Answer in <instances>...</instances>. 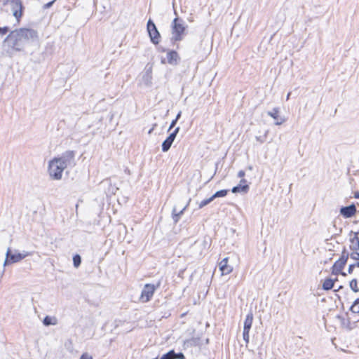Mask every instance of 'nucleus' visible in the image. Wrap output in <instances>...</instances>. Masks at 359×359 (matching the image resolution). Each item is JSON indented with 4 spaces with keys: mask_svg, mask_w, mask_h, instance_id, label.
<instances>
[{
    "mask_svg": "<svg viewBox=\"0 0 359 359\" xmlns=\"http://www.w3.org/2000/svg\"><path fill=\"white\" fill-rule=\"evenodd\" d=\"M249 187L246 184V180L245 179H242L240 181V184L238 186L234 187L231 191L234 194L238 192H247L248 191Z\"/></svg>",
    "mask_w": 359,
    "mask_h": 359,
    "instance_id": "nucleus-15",
    "label": "nucleus"
},
{
    "mask_svg": "<svg viewBox=\"0 0 359 359\" xmlns=\"http://www.w3.org/2000/svg\"><path fill=\"white\" fill-rule=\"evenodd\" d=\"M8 32V28L5 27H0V33L3 34H6L7 32Z\"/></svg>",
    "mask_w": 359,
    "mask_h": 359,
    "instance_id": "nucleus-29",
    "label": "nucleus"
},
{
    "mask_svg": "<svg viewBox=\"0 0 359 359\" xmlns=\"http://www.w3.org/2000/svg\"><path fill=\"white\" fill-rule=\"evenodd\" d=\"M355 265V266L359 267V262H357Z\"/></svg>",
    "mask_w": 359,
    "mask_h": 359,
    "instance_id": "nucleus-37",
    "label": "nucleus"
},
{
    "mask_svg": "<svg viewBox=\"0 0 359 359\" xmlns=\"http://www.w3.org/2000/svg\"><path fill=\"white\" fill-rule=\"evenodd\" d=\"M37 38V32L32 29H19L11 32L5 39L4 43L12 50L20 51L25 43Z\"/></svg>",
    "mask_w": 359,
    "mask_h": 359,
    "instance_id": "nucleus-1",
    "label": "nucleus"
},
{
    "mask_svg": "<svg viewBox=\"0 0 359 359\" xmlns=\"http://www.w3.org/2000/svg\"><path fill=\"white\" fill-rule=\"evenodd\" d=\"M227 193H228L227 190H225V189L220 190V191H217L215 194H213L212 196V198L214 200L216 198L224 197L227 194Z\"/></svg>",
    "mask_w": 359,
    "mask_h": 359,
    "instance_id": "nucleus-21",
    "label": "nucleus"
},
{
    "mask_svg": "<svg viewBox=\"0 0 359 359\" xmlns=\"http://www.w3.org/2000/svg\"><path fill=\"white\" fill-rule=\"evenodd\" d=\"M267 114L275 120V124L277 126H280L285 121V118L279 115L278 108H273L271 111H269Z\"/></svg>",
    "mask_w": 359,
    "mask_h": 359,
    "instance_id": "nucleus-12",
    "label": "nucleus"
},
{
    "mask_svg": "<svg viewBox=\"0 0 359 359\" xmlns=\"http://www.w3.org/2000/svg\"><path fill=\"white\" fill-rule=\"evenodd\" d=\"M147 30L149 34L151 41L154 44H158L159 43L160 34L155 25V24L149 20L147 22Z\"/></svg>",
    "mask_w": 359,
    "mask_h": 359,
    "instance_id": "nucleus-7",
    "label": "nucleus"
},
{
    "mask_svg": "<svg viewBox=\"0 0 359 359\" xmlns=\"http://www.w3.org/2000/svg\"><path fill=\"white\" fill-rule=\"evenodd\" d=\"M179 130L180 128H176L175 130L172 133H170V135L163 142L162 151L163 152H166L170 149L172 144L173 143Z\"/></svg>",
    "mask_w": 359,
    "mask_h": 359,
    "instance_id": "nucleus-10",
    "label": "nucleus"
},
{
    "mask_svg": "<svg viewBox=\"0 0 359 359\" xmlns=\"http://www.w3.org/2000/svg\"><path fill=\"white\" fill-rule=\"evenodd\" d=\"M351 257L355 260H359V251H353L351 254Z\"/></svg>",
    "mask_w": 359,
    "mask_h": 359,
    "instance_id": "nucleus-27",
    "label": "nucleus"
},
{
    "mask_svg": "<svg viewBox=\"0 0 359 359\" xmlns=\"http://www.w3.org/2000/svg\"><path fill=\"white\" fill-rule=\"evenodd\" d=\"M228 261V257H225L218 264L222 276L229 274L233 271V266L229 265Z\"/></svg>",
    "mask_w": 359,
    "mask_h": 359,
    "instance_id": "nucleus-11",
    "label": "nucleus"
},
{
    "mask_svg": "<svg viewBox=\"0 0 359 359\" xmlns=\"http://www.w3.org/2000/svg\"><path fill=\"white\" fill-rule=\"evenodd\" d=\"M348 257V253L344 250L342 252L341 257L334 263L333 266V272L339 273L345 266Z\"/></svg>",
    "mask_w": 359,
    "mask_h": 359,
    "instance_id": "nucleus-9",
    "label": "nucleus"
},
{
    "mask_svg": "<svg viewBox=\"0 0 359 359\" xmlns=\"http://www.w3.org/2000/svg\"><path fill=\"white\" fill-rule=\"evenodd\" d=\"M7 5L10 7L13 15L19 21V19L22 17L23 11L21 0H7Z\"/></svg>",
    "mask_w": 359,
    "mask_h": 359,
    "instance_id": "nucleus-5",
    "label": "nucleus"
},
{
    "mask_svg": "<svg viewBox=\"0 0 359 359\" xmlns=\"http://www.w3.org/2000/svg\"><path fill=\"white\" fill-rule=\"evenodd\" d=\"M290 94H291V93H289L287 95V97H286V99H287V100H289L290 96Z\"/></svg>",
    "mask_w": 359,
    "mask_h": 359,
    "instance_id": "nucleus-35",
    "label": "nucleus"
},
{
    "mask_svg": "<svg viewBox=\"0 0 359 359\" xmlns=\"http://www.w3.org/2000/svg\"><path fill=\"white\" fill-rule=\"evenodd\" d=\"M190 201H191V199H189L187 204L184 206V208L179 212H177L176 208H173L172 215H173V219H174L175 222H177L179 221L180 217L183 214L184 211L187 209Z\"/></svg>",
    "mask_w": 359,
    "mask_h": 359,
    "instance_id": "nucleus-17",
    "label": "nucleus"
},
{
    "mask_svg": "<svg viewBox=\"0 0 359 359\" xmlns=\"http://www.w3.org/2000/svg\"><path fill=\"white\" fill-rule=\"evenodd\" d=\"M356 211L355 207L354 205H351L347 207H344L341 209L340 212L345 217H352Z\"/></svg>",
    "mask_w": 359,
    "mask_h": 359,
    "instance_id": "nucleus-16",
    "label": "nucleus"
},
{
    "mask_svg": "<svg viewBox=\"0 0 359 359\" xmlns=\"http://www.w3.org/2000/svg\"><path fill=\"white\" fill-rule=\"evenodd\" d=\"M253 322V315L252 313H249L244 321L243 331V338L245 342L246 343V347L248 346V344L250 341V330L252 327Z\"/></svg>",
    "mask_w": 359,
    "mask_h": 359,
    "instance_id": "nucleus-6",
    "label": "nucleus"
},
{
    "mask_svg": "<svg viewBox=\"0 0 359 359\" xmlns=\"http://www.w3.org/2000/svg\"><path fill=\"white\" fill-rule=\"evenodd\" d=\"M73 158L74 154L70 151L50 160L48 163V174L50 178L53 180H60L64 170L71 164Z\"/></svg>",
    "mask_w": 359,
    "mask_h": 359,
    "instance_id": "nucleus-2",
    "label": "nucleus"
},
{
    "mask_svg": "<svg viewBox=\"0 0 359 359\" xmlns=\"http://www.w3.org/2000/svg\"><path fill=\"white\" fill-rule=\"evenodd\" d=\"M351 311L355 313H359V298L357 299L354 304L351 306Z\"/></svg>",
    "mask_w": 359,
    "mask_h": 359,
    "instance_id": "nucleus-22",
    "label": "nucleus"
},
{
    "mask_svg": "<svg viewBox=\"0 0 359 359\" xmlns=\"http://www.w3.org/2000/svg\"><path fill=\"white\" fill-rule=\"evenodd\" d=\"M181 114H182V112H181V111H180V112L177 114V116H176V118L172 121V123H170V127H169V130H171V129H172V128L175 126V124H176V123H177V120H178V119L180 118V116H181Z\"/></svg>",
    "mask_w": 359,
    "mask_h": 359,
    "instance_id": "nucleus-26",
    "label": "nucleus"
},
{
    "mask_svg": "<svg viewBox=\"0 0 359 359\" xmlns=\"http://www.w3.org/2000/svg\"><path fill=\"white\" fill-rule=\"evenodd\" d=\"M73 262H74V266L76 268L79 267V266L81 264V257L79 255H75L73 257Z\"/></svg>",
    "mask_w": 359,
    "mask_h": 359,
    "instance_id": "nucleus-24",
    "label": "nucleus"
},
{
    "mask_svg": "<svg viewBox=\"0 0 359 359\" xmlns=\"http://www.w3.org/2000/svg\"><path fill=\"white\" fill-rule=\"evenodd\" d=\"M156 287L152 284H146L142 291L140 299L143 302H147L153 296Z\"/></svg>",
    "mask_w": 359,
    "mask_h": 359,
    "instance_id": "nucleus-8",
    "label": "nucleus"
},
{
    "mask_svg": "<svg viewBox=\"0 0 359 359\" xmlns=\"http://www.w3.org/2000/svg\"><path fill=\"white\" fill-rule=\"evenodd\" d=\"M354 197H355V198H359V192H358V191H357V192H355V194H354Z\"/></svg>",
    "mask_w": 359,
    "mask_h": 359,
    "instance_id": "nucleus-34",
    "label": "nucleus"
},
{
    "mask_svg": "<svg viewBox=\"0 0 359 359\" xmlns=\"http://www.w3.org/2000/svg\"><path fill=\"white\" fill-rule=\"evenodd\" d=\"M248 170H252V166H250H250H248Z\"/></svg>",
    "mask_w": 359,
    "mask_h": 359,
    "instance_id": "nucleus-36",
    "label": "nucleus"
},
{
    "mask_svg": "<svg viewBox=\"0 0 359 359\" xmlns=\"http://www.w3.org/2000/svg\"><path fill=\"white\" fill-rule=\"evenodd\" d=\"M355 266V264H351V265H350V266H349V267H348V272L349 273H351Z\"/></svg>",
    "mask_w": 359,
    "mask_h": 359,
    "instance_id": "nucleus-31",
    "label": "nucleus"
},
{
    "mask_svg": "<svg viewBox=\"0 0 359 359\" xmlns=\"http://www.w3.org/2000/svg\"><path fill=\"white\" fill-rule=\"evenodd\" d=\"M31 255V252L23 250L19 252L17 250H13L11 248H8L6 252V257L3 263L5 268L8 266L21 262L22 259Z\"/></svg>",
    "mask_w": 359,
    "mask_h": 359,
    "instance_id": "nucleus-3",
    "label": "nucleus"
},
{
    "mask_svg": "<svg viewBox=\"0 0 359 359\" xmlns=\"http://www.w3.org/2000/svg\"><path fill=\"white\" fill-rule=\"evenodd\" d=\"M213 201L212 196L209 198H207L205 200H203L202 201H201L199 203H198V206H199V208H203L204 206L207 205L208 204H209L210 202H212Z\"/></svg>",
    "mask_w": 359,
    "mask_h": 359,
    "instance_id": "nucleus-23",
    "label": "nucleus"
},
{
    "mask_svg": "<svg viewBox=\"0 0 359 359\" xmlns=\"http://www.w3.org/2000/svg\"><path fill=\"white\" fill-rule=\"evenodd\" d=\"M333 287H334V281L332 279L325 280L323 284V289L326 290H330Z\"/></svg>",
    "mask_w": 359,
    "mask_h": 359,
    "instance_id": "nucleus-20",
    "label": "nucleus"
},
{
    "mask_svg": "<svg viewBox=\"0 0 359 359\" xmlns=\"http://www.w3.org/2000/svg\"><path fill=\"white\" fill-rule=\"evenodd\" d=\"M55 1V0H53V1H50V2H49V3H48V4H46L44 6V8H50V7L53 5V4L54 3V1Z\"/></svg>",
    "mask_w": 359,
    "mask_h": 359,
    "instance_id": "nucleus-32",
    "label": "nucleus"
},
{
    "mask_svg": "<svg viewBox=\"0 0 359 359\" xmlns=\"http://www.w3.org/2000/svg\"><path fill=\"white\" fill-rule=\"evenodd\" d=\"M43 323L46 326L56 325L58 323V320L55 316H47L44 318Z\"/></svg>",
    "mask_w": 359,
    "mask_h": 359,
    "instance_id": "nucleus-18",
    "label": "nucleus"
},
{
    "mask_svg": "<svg viewBox=\"0 0 359 359\" xmlns=\"http://www.w3.org/2000/svg\"><path fill=\"white\" fill-rule=\"evenodd\" d=\"M167 62L170 65H176L179 60V55L175 50H168L167 52Z\"/></svg>",
    "mask_w": 359,
    "mask_h": 359,
    "instance_id": "nucleus-14",
    "label": "nucleus"
},
{
    "mask_svg": "<svg viewBox=\"0 0 359 359\" xmlns=\"http://www.w3.org/2000/svg\"><path fill=\"white\" fill-rule=\"evenodd\" d=\"M79 359H93V356L88 353H83Z\"/></svg>",
    "mask_w": 359,
    "mask_h": 359,
    "instance_id": "nucleus-28",
    "label": "nucleus"
},
{
    "mask_svg": "<svg viewBox=\"0 0 359 359\" xmlns=\"http://www.w3.org/2000/svg\"><path fill=\"white\" fill-rule=\"evenodd\" d=\"M349 286L353 292H357L358 291L357 280L355 279H353L350 282Z\"/></svg>",
    "mask_w": 359,
    "mask_h": 359,
    "instance_id": "nucleus-25",
    "label": "nucleus"
},
{
    "mask_svg": "<svg viewBox=\"0 0 359 359\" xmlns=\"http://www.w3.org/2000/svg\"><path fill=\"white\" fill-rule=\"evenodd\" d=\"M152 81V74H151V68L149 67L147 69L140 81V85H143L144 86H149L151 84Z\"/></svg>",
    "mask_w": 359,
    "mask_h": 359,
    "instance_id": "nucleus-13",
    "label": "nucleus"
},
{
    "mask_svg": "<svg viewBox=\"0 0 359 359\" xmlns=\"http://www.w3.org/2000/svg\"><path fill=\"white\" fill-rule=\"evenodd\" d=\"M350 249L352 251H359V238L357 236L351 239Z\"/></svg>",
    "mask_w": 359,
    "mask_h": 359,
    "instance_id": "nucleus-19",
    "label": "nucleus"
},
{
    "mask_svg": "<svg viewBox=\"0 0 359 359\" xmlns=\"http://www.w3.org/2000/svg\"><path fill=\"white\" fill-rule=\"evenodd\" d=\"M245 173L243 170H240L238 172V177H241V178H243L244 176H245Z\"/></svg>",
    "mask_w": 359,
    "mask_h": 359,
    "instance_id": "nucleus-30",
    "label": "nucleus"
},
{
    "mask_svg": "<svg viewBox=\"0 0 359 359\" xmlns=\"http://www.w3.org/2000/svg\"><path fill=\"white\" fill-rule=\"evenodd\" d=\"M155 126H156V124H154V125L153 126V127H152V128L149 130L148 134H149V135H150V134L152 133V131L154 130V129Z\"/></svg>",
    "mask_w": 359,
    "mask_h": 359,
    "instance_id": "nucleus-33",
    "label": "nucleus"
},
{
    "mask_svg": "<svg viewBox=\"0 0 359 359\" xmlns=\"http://www.w3.org/2000/svg\"><path fill=\"white\" fill-rule=\"evenodd\" d=\"M187 26L182 19L176 17L172 22V41H182L185 34Z\"/></svg>",
    "mask_w": 359,
    "mask_h": 359,
    "instance_id": "nucleus-4",
    "label": "nucleus"
}]
</instances>
